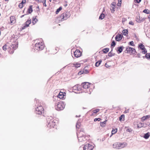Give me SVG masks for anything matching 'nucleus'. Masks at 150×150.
<instances>
[{
    "mask_svg": "<svg viewBox=\"0 0 150 150\" xmlns=\"http://www.w3.org/2000/svg\"><path fill=\"white\" fill-rule=\"evenodd\" d=\"M18 41H16L12 45H9L8 43L6 44L3 46L2 49L4 51H6L8 49L9 53L12 54L13 53L14 50L18 48Z\"/></svg>",
    "mask_w": 150,
    "mask_h": 150,
    "instance_id": "f257e3e1",
    "label": "nucleus"
},
{
    "mask_svg": "<svg viewBox=\"0 0 150 150\" xmlns=\"http://www.w3.org/2000/svg\"><path fill=\"white\" fill-rule=\"evenodd\" d=\"M90 83L88 82H84L81 83V86H82L83 88L84 89H87L86 90L85 92L86 93H88L90 94L91 93V92L90 91L89 89L88 88L90 87ZM81 86L80 85H76L74 87V88H75V89H76L75 88H77V90L79 91H80V88Z\"/></svg>",
    "mask_w": 150,
    "mask_h": 150,
    "instance_id": "f03ea898",
    "label": "nucleus"
},
{
    "mask_svg": "<svg viewBox=\"0 0 150 150\" xmlns=\"http://www.w3.org/2000/svg\"><path fill=\"white\" fill-rule=\"evenodd\" d=\"M47 127L50 128L54 127L55 125V123L54 122L52 117H48L47 118Z\"/></svg>",
    "mask_w": 150,
    "mask_h": 150,
    "instance_id": "7ed1b4c3",
    "label": "nucleus"
},
{
    "mask_svg": "<svg viewBox=\"0 0 150 150\" xmlns=\"http://www.w3.org/2000/svg\"><path fill=\"white\" fill-rule=\"evenodd\" d=\"M83 131H80V132H79L78 133H77V137L79 142L84 141L86 140V137H87L83 135Z\"/></svg>",
    "mask_w": 150,
    "mask_h": 150,
    "instance_id": "20e7f679",
    "label": "nucleus"
},
{
    "mask_svg": "<svg viewBox=\"0 0 150 150\" xmlns=\"http://www.w3.org/2000/svg\"><path fill=\"white\" fill-rule=\"evenodd\" d=\"M126 145L125 143H115L113 145V148L116 149H120L124 147Z\"/></svg>",
    "mask_w": 150,
    "mask_h": 150,
    "instance_id": "39448f33",
    "label": "nucleus"
},
{
    "mask_svg": "<svg viewBox=\"0 0 150 150\" xmlns=\"http://www.w3.org/2000/svg\"><path fill=\"white\" fill-rule=\"evenodd\" d=\"M44 47L45 46L42 42L36 43L35 45L34 50L38 51L41 50L44 48Z\"/></svg>",
    "mask_w": 150,
    "mask_h": 150,
    "instance_id": "423d86ee",
    "label": "nucleus"
},
{
    "mask_svg": "<svg viewBox=\"0 0 150 150\" xmlns=\"http://www.w3.org/2000/svg\"><path fill=\"white\" fill-rule=\"evenodd\" d=\"M44 47L45 46L42 42L36 43L35 45L34 50L38 51L41 50L44 48Z\"/></svg>",
    "mask_w": 150,
    "mask_h": 150,
    "instance_id": "0eeeda50",
    "label": "nucleus"
},
{
    "mask_svg": "<svg viewBox=\"0 0 150 150\" xmlns=\"http://www.w3.org/2000/svg\"><path fill=\"white\" fill-rule=\"evenodd\" d=\"M70 13L69 12H66L62 13L60 16V17L61 18L62 21L66 20L67 18H69L70 16Z\"/></svg>",
    "mask_w": 150,
    "mask_h": 150,
    "instance_id": "6e6552de",
    "label": "nucleus"
},
{
    "mask_svg": "<svg viewBox=\"0 0 150 150\" xmlns=\"http://www.w3.org/2000/svg\"><path fill=\"white\" fill-rule=\"evenodd\" d=\"M44 109L41 105H39L35 109V112L38 115H41L43 112Z\"/></svg>",
    "mask_w": 150,
    "mask_h": 150,
    "instance_id": "1a4fd4ad",
    "label": "nucleus"
},
{
    "mask_svg": "<svg viewBox=\"0 0 150 150\" xmlns=\"http://www.w3.org/2000/svg\"><path fill=\"white\" fill-rule=\"evenodd\" d=\"M64 104H57L55 107L56 110L58 111L63 110L65 107Z\"/></svg>",
    "mask_w": 150,
    "mask_h": 150,
    "instance_id": "9d476101",
    "label": "nucleus"
},
{
    "mask_svg": "<svg viewBox=\"0 0 150 150\" xmlns=\"http://www.w3.org/2000/svg\"><path fill=\"white\" fill-rule=\"evenodd\" d=\"M93 147L92 145L87 144L84 146L83 150H92Z\"/></svg>",
    "mask_w": 150,
    "mask_h": 150,
    "instance_id": "9b49d317",
    "label": "nucleus"
},
{
    "mask_svg": "<svg viewBox=\"0 0 150 150\" xmlns=\"http://www.w3.org/2000/svg\"><path fill=\"white\" fill-rule=\"evenodd\" d=\"M81 55V53L80 51L79 50L76 49V50L74 52V55L75 57L78 58L80 57Z\"/></svg>",
    "mask_w": 150,
    "mask_h": 150,
    "instance_id": "f8f14e48",
    "label": "nucleus"
},
{
    "mask_svg": "<svg viewBox=\"0 0 150 150\" xmlns=\"http://www.w3.org/2000/svg\"><path fill=\"white\" fill-rule=\"evenodd\" d=\"M31 22V19L28 20L25 23L24 25L22 28L21 30L25 29L26 28L28 27Z\"/></svg>",
    "mask_w": 150,
    "mask_h": 150,
    "instance_id": "ddd939ff",
    "label": "nucleus"
},
{
    "mask_svg": "<svg viewBox=\"0 0 150 150\" xmlns=\"http://www.w3.org/2000/svg\"><path fill=\"white\" fill-rule=\"evenodd\" d=\"M123 37V35L120 34H118L115 37V40L116 41H120L122 39Z\"/></svg>",
    "mask_w": 150,
    "mask_h": 150,
    "instance_id": "4468645a",
    "label": "nucleus"
},
{
    "mask_svg": "<svg viewBox=\"0 0 150 150\" xmlns=\"http://www.w3.org/2000/svg\"><path fill=\"white\" fill-rule=\"evenodd\" d=\"M66 93L65 92L63 93L62 92H60L57 98H59L60 99H62L64 98V96H66Z\"/></svg>",
    "mask_w": 150,
    "mask_h": 150,
    "instance_id": "2eb2a0df",
    "label": "nucleus"
},
{
    "mask_svg": "<svg viewBox=\"0 0 150 150\" xmlns=\"http://www.w3.org/2000/svg\"><path fill=\"white\" fill-rule=\"evenodd\" d=\"M145 19L144 18H142L139 16L136 18V21L138 23H140L143 21Z\"/></svg>",
    "mask_w": 150,
    "mask_h": 150,
    "instance_id": "dca6fc26",
    "label": "nucleus"
},
{
    "mask_svg": "<svg viewBox=\"0 0 150 150\" xmlns=\"http://www.w3.org/2000/svg\"><path fill=\"white\" fill-rule=\"evenodd\" d=\"M124 47L123 46H121L117 47V52L118 53L120 54L123 51V49L124 48Z\"/></svg>",
    "mask_w": 150,
    "mask_h": 150,
    "instance_id": "f3484780",
    "label": "nucleus"
},
{
    "mask_svg": "<svg viewBox=\"0 0 150 150\" xmlns=\"http://www.w3.org/2000/svg\"><path fill=\"white\" fill-rule=\"evenodd\" d=\"M10 23L12 25L15 23V17L13 16H11L10 17Z\"/></svg>",
    "mask_w": 150,
    "mask_h": 150,
    "instance_id": "a211bd4d",
    "label": "nucleus"
},
{
    "mask_svg": "<svg viewBox=\"0 0 150 150\" xmlns=\"http://www.w3.org/2000/svg\"><path fill=\"white\" fill-rule=\"evenodd\" d=\"M32 5H30L27 11L29 14L31 13L33 11V10L32 8Z\"/></svg>",
    "mask_w": 150,
    "mask_h": 150,
    "instance_id": "6ab92c4d",
    "label": "nucleus"
},
{
    "mask_svg": "<svg viewBox=\"0 0 150 150\" xmlns=\"http://www.w3.org/2000/svg\"><path fill=\"white\" fill-rule=\"evenodd\" d=\"M138 47L141 50L145 49V47L144 45L143 44L140 43L138 45Z\"/></svg>",
    "mask_w": 150,
    "mask_h": 150,
    "instance_id": "aec40b11",
    "label": "nucleus"
},
{
    "mask_svg": "<svg viewBox=\"0 0 150 150\" xmlns=\"http://www.w3.org/2000/svg\"><path fill=\"white\" fill-rule=\"evenodd\" d=\"M132 47L129 46L127 47H126V51H127V53H130L131 52Z\"/></svg>",
    "mask_w": 150,
    "mask_h": 150,
    "instance_id": "412c9836",
    "label": "nucleus"
},
{
    "mask_svg": "<svg viewBox=\"0 0 150 150\" xmlns=\"http://www.w3.org/2000/svg\"><path fill=\"white\" fill-rule=\"evenodd\" d=\"M112 49L111 50L110 52L109 53H108V56L109 57H112V56H114L115 55V53H112Z\"/></svg>",
    "mask_w": 150,
    "mask_h": 150,
    "instance_id": "4be33fe9",
    "label": "nucleus"
},
{
    "mask_svg": "<svg viewBox=\"0 0 150 150\" xmlns=\"http://www.w3.org/2000/svg\"><path fill=\"white\" fill-rule=\"evenodd\" d=\"M150 133L148 132L145 134L144 136V138L146 139H148L150 136Z\"/></svg>",
    "mask_w": 150,
    "mask_h": 150,
    "instance_id": "5701e85b",
    "label": "nucleus"
},
{
    "mask_svg": "<svg viewBox=\"0 0 150 150\" xmlns=\"http://www.w3.org/2000/svg\"><path fill=\"white\" fill-rule=\"evenodd\" d=\"M123 34L124 35H126V34H128V31L127 29H124L122 31Z\"/></svg>",
    "mask_w": 150,
    "mask_h": 150,
    "instance_id": "b1692460",
    "label": "nucleus"
},
{
    "mask_svg": "<svg viewBox=\"0 0 150 150\" xmlns=\"http://www.w3.org/2000/svg\"><path fill=\"white\" fill-rule=\"evenodd\" d=\"M125 115L123 114L121 115L119 117V120L120 121L124 120Z\"/></svg>",
    "mask_w": 150,
    "mask_h": 150,
    "instance_id": "393cba45",
    "label": "nucleus"
},
{
    "mask_svg": "<svg viewBox=\"0 0 150 150\" xmlns=\"http://www.w3.org/2000/svg\"><path fill=\"white\" fill-rule=\"evenodd\" d=\"M101 62L102 61L101 60H99V61L96 62L95 63V66L96 67H98L101 63Z\"/></svg>",
    "mask_w": 150,
    "mask_h": 150,
    "instance_id": "a878e982",
    "label": "nucleus"
},
{
    "mask_svg": "<svg viewBox=\"0 0 150 150\" xmlns=\"http://www.w3.org/2000/svg\"><path fill=\"white\" fill-rule=\"evenodd\" d=\"M38 21V20L36 19V17H33L32 19V23L34 25L37 23Z\"/></svg>",
    "mask_w": 150,
    "mask_h": 150,
    "instance_id": "bb28decb",
    "label": "nucleus"
},
{
    "mask_svg": "<svg viewBox=\"0 0 150 150\" xmlns=\"http://www.w3.org/2000/svg\"><path fill=\"white\" fill-rule=\"evenodd\" d=\"M109 49V48H106L103 50V51L104 53H106L108 52Z\"/></svg>",
    "mask_w": 150,
    "mask_h": 150,
    "instance_id": "cd10ccee",
    "label": "nucleus"
},
{
    "mask_svg": "<svg viewBox=\"0 0 150 150\" xmlns=\"http://www.w3.org/2000/svg\"><path fill=\"white\" fill-rule=\"evenodd\" d=\"M105 16V14L102 13L100 15L99 17V19H100L102 20L104 18Z\"/></svg>",
    "mask_w": 150,
    "mask_h": 150,
    "instance_id": "c85d7f7f",
    "label": "nucleus"
},
{
    "mask_svg": "<svg viewBox=\"0 0 150 150\" xmlns=\"http://www.w3.org/2000/svg\"><path fill=\"white\" fill-rule=\"evenodd\" d=\"M62 10V7L60 6L59 8H57L55 12V13L57 14H58L59 12Z\"/></svg>",
    "mask_w": 150,
    "mask_h": 150,
    "instance_id": "c756f323",
    "label": "nucleus"
},
{
    "mask_svg": "<svg viewBox=\"0 0 150 150\" xmlns=\"http://www.w3.org/2000/svg\"><path fill=\"white\" fill-rule=\"evenodd\" d=\"M116 45V43L115 41L113 40L111 43V47H112V49Z\"/></svg>",
    "mask_w": 150,
    "mask_h": 150,
    "instance_id": "7c9ffc66",
    "label": "nucleus"
},
{
    "mask_svg": "<svg viewBox=\"0 0 150 150\" xmlns=\"http://www.w3.org/2000/svg\"><path fill=\"white\" fill-rule=\"evenodd\" d=\"M143 12L147 14H149L150 13V11L148 9H145L143 11Z\"/></svg>",
    "mask_w": 150,
    "mask_h": 150,
    "instance_id": "2f4dec72",
    "label": "nucleus"
},
{
    "mask_svg": "<svg viewBox=\"0 0 150 150\" xmlns=\"http://www.w3.org/2000/svg\"><path fill=\"white\" fill-rule=\"evenodd\" d=\"M106 121H107V120H105V121H104L103 122H100V126L102 127H104L105 126V124L106 123Z\"/></svg>",
    "mask_w": 150,
    "mask_h": 150,
    "instance_id": "473e14b6",
    "label": "nucleus"
},
{
    "mask_svg": "<svg viewBox=\"0 0 150 150\" xmlns=\"http://www.w3.org/2000/svg\"><path fill=\"white\" fill-rule=\"evenodd\" d=\"M74 66L76 68H78L79 67L81 66L80 64L76 63L73 64Z\"/></svg>",
    "mask_w": 150,
    "mask_h": 150,
    "instance_id": "72a5a7b5",
    "label": "nucleus"
},
{
    "mask_svg": "<svg viewBox=\"0 0 150 150\" xmlns=\"http://www.w3.org/2000/svg\"><path fill=\"white\" fill-rule=\"evenodd\" d=\"M145 57L148 59H150V53H146L145 55Z\"/></svg>",
    "mask_w": 150,
    "mask_h": 150,
    "instance_id": "f704fd0d",
    "label": "nucleus"
},
{
    "mask_svg": "<svg viewBox=\"0 0 150 150\" xmlns=\"http://www.w3.org/2000/svg\"><path fill=\"white\" fill-rule=\"evenodd\" d=\"M99 110L100 109H98L94 110L93 111V114L97 113L99 111Z\"/></svg>",
    "mask_w": 150,
    "mask_h": 150,
    "instance_id": "c9c22d12",
    "label": "nucleus"
},
{
    "mask_svg": "<svg viewBox=\"0 0 150 150\" xmlns=\"http://www.w3.org/2000/svg\"><path fill=\"white\" fill-rule=\"evenodd\" d=\"M115 6H111V12L113 13L115 11Z\"/></svg>",
    "mask_w": 150,
    "mask_h": 150,
    "instance_id": "e433bc0d",
    "label": "nucleus"
},
{
    "mask_svg": "<svg viewBox=\"0 0 150 150\" xmlns=\"http://www.w3.org/2000/svg\"><path fill=\"white\" fill-rule=\"evenodd\" d=\"M81 125V123L79 122H78L76 125V127L77 128H79Z\"/></svg>",
    "mask_w": 150,
    "mask_h": 150,
    "instance_id": "4c0bfd02",
    "label": "nucleus"
},
{
    "mask_svg": "<svg viewBox=\"0 0 150 150\" xmlns=\"http://www.w3.org/2000/svg\"><path fill=\"white\" fill-rule=\"evenodd\" d=\"M128 44L131 46H134L135 45L134 43V42L133 41H132L129 42Z\"/></svg>",
    "mask_w": 150,
    "mask_h": 150,
    "instance_id": "58836bf2",
    "label": "nucleus"
},
{
    "mask_svg": "<svg viewBox=\"0 0 150 150\" xmlns=\"http://www.w3.org/2000/svg\"><path fill=\"white\" fill-rule=\"evenodd\" d=\"M131 50V52L133 54H134L135 52H136L135 49L134 48H132Z\"/></svg>",
    "mask_w": 150,
    "mask_h": 150,
    "instance_id": "ea45409f",
    "label": "nucleus"
},
{
    "mask_svg": "<svg viewBox=\"0 0 150 150\" xmlns=\"http://www.w3.org/2000/svg\"><path fill=\"white\" fill-rule=\"evenodd\" d=\"M142 50V52L143 54H145L147 52V50L145 48L144 49Z\"/></svg>",
    "mask_w": 150,
    "mask_h": 150,
    "instance_id": "a19ab883",
    "label": "nucleus"
},
{
    "mask_svg": "<svg viewBox=\"0 0 150 150\" xmlns=\"http://www.w3.org/2000/svg\"><path fill=\"white\" fill-rule=\"evenodd\" d=\"M142 0H134V2L135 3H139Z\"/></svg>",
    "mask_w": 150,
    "mask_h": 150,
    "instance_id": "79ce46f5",
    "label": "nucleus"
},
{
    "mask_svg": "<svg viewBox=\"0 0 150 150\" xmlns=\"http://www.w3.org/2000/svg\"><path fill=\"white\" fill-rule=\"evenodd\" d=\"M117 130L116 129H115V130H112V134H115V133H116L117 132Z\"/></svg>",
    "mask_w": 150,
    "mask_h": 150,
    "instance_id": "37998d69",
    "label": "nucleus"
},
{
    "mask_svg": "<svg viewBox=\"0 0 150 150\" xmlns=\"http://www.w3.org/2000/svg\"><path fill=\"white\" fill-rule=\"evenodd\" d=\"M83 74H86L88 73V71L87 69H85L83 71Z\"/></svg>",
    "mask_w": 150,
    "mask_h": 150,
    "instance_id": "c03bdc74",
    "label": "nucleus"
},
{
    "mask_svg": "<svg viewBox=\"0 0 150 150\" xmlns=\"http://www.w3.org/2000/svg\"><path fill=\"white\" fill-rule=\"evenodd\" d=\"M118 3L117 4L118 6H121L122 0H118Z\"/></svg>",
    "mask_w": 150,
    "mask_h": 150,
    "instance_id": "a18cd8bd",
    "label": "nucleus"
},
{
    "mask_svg": "<svg viewBox=\"0 0 150 150\" xmlns=\"http://www.w3.org/2000/svg\"><path fill=\"white\" fill-rule=\"evenodd\" d=\"M26 2V1L25 0H23L20 3L21 4L23 5V4H25Z\"/></svg>",
    "mask_w": 150,
    "mask_h": 150,
    "instance_id": "49530a36",
    "label": "nucleus"
},
{
    "mask_svg": "<svg viewBox=\"0 0 150 150\" xmlns=\"http://www.w3.org/2000/svg\"><path fill=\"white\" fill-rule=\"evenodd\" d=\"M100 120V118H96L94 119V121L96 122L97 121H99Z\"/></svg>",
    "mask_w": 150,
    "mask_h": 150,
    "instance_id": "de8ad7c7",
    "label": "nucleus"
},
{
    "mask_svg": "<svg viewBox=\"0 0 150 150\" xmlns=\"http://www.w3.org/2000/svg\"><path fill=\"white\" fill-rule=\"evenodd\" d=\"M132 131V130L131 128H128V129H126V131L127 132H131Z\"/></svg>",
    "mask_w": 150,
    "mask_h": 150,
    "instance_id": "09e8293b",
    "label": "nucleus"
},
{
    "mask_svg": "<svg viewBox=\"0 0 150 150\" xmlns=\"http://www.w3.org/2000/svg\"><path fill=\"white\" fill-rule=\"evenodd\" d=\"M83 74V71H81L79 72L78 74L79 75H80Z\"/></svg>",
    "mask_w": 150,
    "mask_h": 150,
    "instance_id": "8fccbe9b",
    "label": "nucleus"
},
{
    "mask_svg": "<svg viewBox=\"0 0 150 150\" xmlns=\"http://www.w3.org/2000/svg\"><path fill=\"white\" fill-rule=\"evenodd\" d=\"M116 4V3L115 2H113L111 4V5H112V6H115V5Z\"/></svg>",
    "mask_w": 150,
    "mask_h": 150,
    "instance_id": "3c124183",
    "label": "nucleus"
},
{
    "mask_svg": "<svg viewBox=\"0 0 150 150\" xmlns=\"http://www.w3.org/2000/svg\"><path fill=\"white\" fill-rule=\"evenodd\" d=\"M23 5L21 4V3H19V8H23Z\"/></svg>",
    "mask_w": 150,
    "mask_h": 150,
    "instance_id": "603ef678",
    "label": "nucleus"
},
{
    "mask_svg": "<svg viewBox=\"0 0 150 150\" xmlns=\"http://www.w3.org/2000/svg\"><path fill=\"white\" fill-rule=\"evenodd\" d=\"M43 5L44 6L46 7L47 5L46 4V0H44V1H43Z\"/></svg>",
    "mask_w": 150,
    "mask_h": 150,
    "instance_id": "864d4df0",
    "label": "nucleus"
},
{
    "mask_svg": "<svg viewBox=\"0 0 150 150\" xmlns=\"http://www.w3.org/2000/svg\"><path fill=\"white\" fill-rule=\"evenodd\" d=\"M146 119V118L145 116H144L142 118V121H144Z\"/></svg>",
    "mask_w": 150,
    "mask_h": 150,
    "instance_id": "5fc2aeb1",
    "label": "nucleus"
},
{
    "mask_svg": "<svg viewBox=\"0 0 150 150\" xmlns=\"http://www.w3.org/2000/svg\"><path fill=\"white\" fill-rule=\"evenodd\" d=\"M129 24L132 25H134V23L132 21H129Z\"/></svg>",
    "mask_w": 150,
    "mask_h": 150,
    "instance_id": "6e6d98bb",
    "label": "nucleus"
},
{
    "mask_svg": "<svg viewBox=\"0 0 150 150\" xmlns=\"http://www.w3.org/2000/svg\"><path fill=\"white\" fill-rule=\"evenodd\" d=\"M129 112V109H127V110H125L124 111V113H128Z\"/></svg>",
    "mask_w": 150,
    "mask_h": 150,
    "instance_id": "4d7b16f0",
    "label": "nucleus"
},
{
    "mask_svg": "<svg viewBox=\"0 0 150 150\" xmlns=\"http://www.w3.org/2000/svg\"><path fill=\"white\" fill-rule=\"evenodd\" d=\"M86 62V60L85 59L81 61V63H85V62Z\"/></svg>",
    "mask_w": 150,
    "mask_h": 150,
    "instance_id": "13d9d810",
    "label": "nucleus"
},
{
    "mask_svg": "<svg viewBox=\"0 0 150 150\" xmlns=\"http://www.w3.org/2000/svg\"><path fill=\"white\" fill-rule=\"evenodd\" d=\"M145 117L146 118V119L147 118H150V115H146L145 116Z\"/></svg>",
    "mask_w": 150,
    "mask_h": 150,
    "instance_id": "bf43d9fd",
    "label": "nucleus"
},
{
    "mask_svg": "<svg viewBox=\"0 0 150 150\" xmlns=\"http://www.w3.org/2000/svg\"><path fill=\"white\" fill-rule=\"evenodd\" d=\"M4 28L3 27H2L1 28H0V30H4Z\"/></svg>",
    "mask_w": 150,
    "mask_h": 150,
    "instance_id": "052dcab7",
    "label": "nucleus"
},
{
    "mask_svg": "<svg viewBox=\"0 0 150 150\" xmlns=\"http://www.w3.org/2000/svg\"><path fill=\"white\" fill-rule=\"evenodd\" d=\"M137 57H138L139 58V57H140V56H141V54H139H139H137Z\"/></svg>",
    "mask_w": 150,
    "mask_h": 150,
    "instance_id": "680f3d73",
    "label": "nucleus"
},
{
    "mask_svg": "<svg viewBox=\"0 0 150 150\" xmlns=\"http://www.w3.org/2000/svg\"><path fill=\"white\" fill-rule=\"evenodd\" d=\"M105 66L106 67H108V65L107 64V63H106L105 64Z\"/></svg>",
    "mask_w": 150,
    "mask_h": 150,
    "instance_id": "e2e57ef3",
    "label": "nucleus"
},
{
    "mask_svg": "<svg viewBox=\"0 0 150 150\" xmlns=\"http://www.w3.org/2000/svg\"><path fill=\"white\" fill-rule=\"evenodd\" d=\"M57 103H63V102L60 101L59 102H58Z\"/></svg>",
    "mask_w": 150,
    "mask_h": 150,
    "instance_id": "0e129e2a",
    "label": "nucleus"
},
{
    "mask_svg": "<svg viewBox=\"0 0 150 150\" xmlns=\"http://www.w3.org/2000/svg\"><path fill=\"white\" fill-rule=\"evenodd\" d=\"M37 0L39 2H42V1L41 0Z\"/></svg>",
    "mask_w": 150,
    "mask_h": 150,
    "instance_id": "69168bd1",
    "label": "nucleus"
},
{
    "mask_svg": "<svg viewBox=\"0 0 150 150\" xmlns=\"http://www.w3.org/2000/svg\"><path fill=\"white\" fill-rule=\"evenodd\" d=\"M76 117H80V115H79V116H77L76 115Z\"/></svg>",
    "mask_w": 150,
    "mask_h": 150,
    "instance_id": "338daca9",
    "label": "nucleus"
},
{
    "mask_svg": "<svg viewBox=\"0 0 150 150\" xmlns=\"http://www.w3.org/2000/svg\"><path fill=\"white\" fill-rule=\"evenodd\" d=\"M149 20L150 21V15L149 16Z\"/></svg>",
    "mask_w": 150,
    "mask_h": 150,
    "instance_id": "774afa93",
    "label": "nucleus"
}]
</instances>
